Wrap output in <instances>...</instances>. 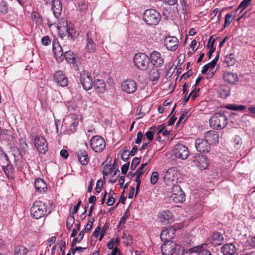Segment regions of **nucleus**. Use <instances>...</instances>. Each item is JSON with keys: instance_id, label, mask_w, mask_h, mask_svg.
<instances>
[{"instance_id": "obj_1", "label": "nucleus", "mask_w": 255, "mask_h": 255, "mask_svg": "<svg viewBox=\"0 0 255 255\" xmlns=\"http://www.w3.org/2000/svg\"><path fill=\"white\" fill-rule=\"evenodd\" d=\"M210 126L214 129L225 128L228 124V118L223 114L216 113L210 119Z\"/></svg>"}, {"instance_id": "obj_2", "label": "nucleus", "mask_w": 255, "mask_h": 255, "mask_svg": "<svg viewBox=\"0 0 255 255\" xmlns=\"http://www.w3.org/2000/svg\"><path fill=\"white\" fill-rule=\"evenodd\" d=\"M133 62L135 67L139 70L145 71L150 65L149 58L143 53H138L134 55Z\"/></svg>"}, {"instance_id": "obj_3", "label": "nucleus", "mask_w": 255, "mask_h": 255, "mask_svg": "<svg viewBox=\"0 0 255 255\" xmlns=\"http://www.w3.org/2000/svg\"><path fill=\"white\" fill-rule=\"evenodd\" d=\"M47 211L45 203L41 201H36L30 209L31 215L36 219H39L44 217Z\"/></svg>"}, {"instance_id": "obj_4", "label": "nucleus", "mask_w": 255, "mask_h": 255, "mask_svg": "<svg viewBox=\"0 0 255 255\" xmlns=\"http://www.w3.org/2000/svg\"><path fill=\"white\" fill-rule=\"evenodd\" d=\"M143 19L147 24L155 25L160 20V15L154 9H148L144 11Z\"/></svg>"}, {"instance_id": "obj_5", "label": "nucleus", "mask_w": 255, "mask_h": 255, "mask_svg": "<svg viewBox=\"0 0 255 255\" xmlns=\"http://www.w3.org/2000/svg\"><path fill=\"white\" fill-rule=\"evenodd\" d=\"M0 152V159L2 170L5 172L7 178L12 179L14 175V168L12 165L9 163L6 154L1 151Z\"/></svg>"}, {"instance_id": "obj_6", "label": "nucleus", "mask_w": 255, "mask_h": 255, "mask_svg": "<svg viewBox=\"0 0 255 255\" xmlns=\"http://www.w3.org/2000/svg\"><path fill=\"white\" fill-rule=\"evenodd\" d=\"M178 171L175 167L169 168L164 174V182L169 186H176Z\"/></svg>"}, {"instance_id": "obj_7", "label": "nucleus", "mask_w": 255, "mask_h": 255, "mask_svg": "<svg viewBox=\"0 0 255 255\" xmlns=\"http://www.w3.org/2000/svg\"><path fill=\"white\" fill-rule=\"evenodd\" d=\"M55 18V20H52L51 19H48L47 24L49 25V27L51 25H54L58 22L57 24V28L59 31V33L60 34L62 35V36H66L67 34V29L69 27V23H67V20H66L64 18H61L59 19Z\"/></svg>"}, {"instance_id": "obj_8", "label": "nucleus", "mask_w": 255, "mask_h": 255, "mask_svg": "<svg viewBox=\"0 0 255 255\" xmlns=\"http://www.w3.org/2000/svg\"><path fill=\"white\" fill-rule=\"evenodd\" d=\"M189 155V151L186 146L182 144H177L174 146L172 151V155L176 158L185 160Z\"/></svg>"}, {"instance_id": "obj_9", "label": "nucleus", "mask_w": 255, "mask_h": 255, "mask_svg": "<svg viewBox=\"0 0 255 255\" xmlns=\"http://www.w3.org/2000/svg\"><path fill=\"white\" fill-rule=\"evenodd\" d=\"M90 146L94 151L100 152L102 151L105 147V141L99 135L94 136L90 140Z\"/></svg>"}, {"instance_id": "obj_10", "label": "nucleus", "mask_w": 255, "mask_h": 255, "mask_svg": "<svg viewBox=\"0 0 255 255\" xmlns=\"http://www.w3.org/2000/svg\"><path fill=\"white\" fill-rule=\"evenodd\" d=\"M170 199L173 202L181 203L185 200V194L178 185L172 187Z\"/></svg>"}, {"instance_id": "obj_11", "label": "nucleus", "mask_w": 255, "mask_h": 255, "mask_svg": "<svg viewBox=\"0 0 255 255\" xmlns=\"http://www.w3.org/2000/svg\"><path fill=\"white\" fill-rule=\"evenodd\" d=\"M33 143L34 146L39 153L45 154L48 151V143L44 137L36 136L34 138Z\"/></svg>"}, {"instance_id": "obj_12", "label": "nucleus", "mask_w": 255, "mask_h": 255, "mask_svg": "<svg viewBox=\"0 0 255 255\" xmlns=\"http://www.w3.org/2000/svg\"><path fill=\"white\" fill-rule=\"evenodd\" d=\"M180 248L179 245H176L174 242H167L161 245V250L163 255H171L175 251H178Z\"/></svg>"}, {"instance_id": "obj_13", "label": "nucleus", "mask_w": 255, "mask_h": 255, "mask_svg": "<svg viewBox=\"0 0 255 255\" xmlns=\"http://www.w3.org/2000/svg\"><path fill=\"white\" fill-rule=\"evenodd\" d=\"M191 161L201 170L206 169L208 166L207 157L204 155L197 154L192 157Z\"/></svg>"}, {"instance_id": "obj_14", "label": "nucleus", "mask_w": 255, "mask_h": 255, "mask_svg": "<svg viewBox=\"0 0 255 255\" xmlns=\"http://www.w3.org/2000/svg\"><path fill=\"white\" fill-rule=\"evenodd\" d=\"M122 89L128 94L134 93L137 88L136 82L131 79L125 80L121 84Z\"/></svg>"}, {"instance_id": "obj_15", "label": "nucleus", "mask_w": 255, "mask_h": 255, "mask_svg": "<svg viewBox=\"0 0 255 255\" xmlns=\"http://www.w3.org/2000/svg\"><path fill=\"white\" fill-rule=\"evenodd\" d=\"M195 146L197 150L201 153H207L211 148L210 143L205 139L198 138L195 141Z\"/></svg>"}, {"instance_id": "obj_16", "label": "nucleus", "mask_w": 255, "mask_h": 255, "mask_svg": "<svg viewBox=\"0 0 255 255\" xmlns=\"http://www.w3.org/2000/svg\"><path fill=\"white\" fill-rule=\"evenodd\" d=\"M149 60L155 67H161L164 63V59L161 54L157 51H153L150 54Z\"/></svg>"}, {"instance_id": "obj_17", "label": "nucleus", "mask_w": 255, "mask_h": 255, "mask_svg": "<svg viewBox=\"0 0 255 255\" xmlns=\"http://www.w3.org/2000/svg\"><path fill=\"white\" fill-rule=\"evenodd\" d=\"M164 45L168 50L174 51L178 46V40L175 36H168L164 39Z\"/></svg>"}, {"instance_id": "obj_18", "label": "nucleus", "mask_w": 255, "mask_h": 255, "mask_svg": "<svg viewBox=\"0 0 255 255\" xmlns=\"http://www.w3.org/2000/svg\"><path fill=\"white\" fill-rule=\"evenodd\" d=\"M80 82L86 90H89L93 87V83L92 77L88 74L83 73L80 75Z\"/></svg>"}, {"instance_id": "obj_19", "label": "nucleus", "mask_w": 255, "mask_h": 255, "mask_svg": "<svg viewBox=\"0 0 255 255\" xmlns=\"http://www.w3.org/2000/svg\"><path fill=\"white\" fill-rule=\"evenodd\" d=\"M176 229L174 228L166 229L162 231L160 234L161 240L164 242H171L174 237Z\"/></svg>"}, {"instance_id": "obj_20", "label": "nucleus", "mask_w": 255, "mask_h": 255, "mask_svg": "<svg viewBox=\"0 0 255 255\" xmlns=\"http://www.w3.org/2000/svg\"><path fill=\"white\" fill-rule=\"evenodd\" d=\"M54 79L57 84L60 86L65 87L68 84V79L61 71H56L54 75Z\"/></svg>"}, {"instance_id": "obj_21", "label": "nucleus", "mask_w": 255, "mask_h": 255, "mask_svg": "<svg viewBox=\"0 0 255 255\" xmlns=\"http://www.w3.org/2000/svg\"><path fill=\"white\" fill-rule=\"evenodd\" d=\"M52 2V10L55 18L58 19L61 15L62 9V4L60 0H53Z\"/></svg>"}, {"instance_id": "obj_22", "label": "nucleus", "mask_w": 255, "mask_h": 255, "mask_svg": "<svg viewBox=\"0 0 255 255\" xmlns=\"http://www.w3.org/2000/svg\"><path fill=\"white\" fill-rule=\"evenodd\" d=\"M209 242L215 246H220L224 242V237L220 232L214 233L209 239Z\"/></svg>"}, {"instance_id": "obj_23", "label": "nucleus", "mask_w": 255, "mask_h": 255, "mask_svg": "<svg viewBox=\"0 0 255 255\" xmlns=\"http://www.w3.org/2000/svg\"><path fill=\"white\" fill-rule=\"evenodd\" d=\"M205 138L209 143H217L219 140V135L217 131L211 130L206 133Z\"/></svg>"}, {"instance_id": "obj_24", "label": "nucleus", "mask_w": 255, "mask_h": 255, "mask_svg": "<svg viewBox=\"0 0 255 255\" xmlns=\"http://www.w3.org/2000/svg\"><path fill=\"white\" fill-rule=\"evenodd\" d=\"M53 50L56 60L58 62H62L64 59V53H63L62 48L58 44L53 45Z\"/></svg>"}, {"instance_id": "obj_25", "label": "nucleus", "mask_w": 255, "mask_h": 255, "mask_svg": "<svg viewBox=\"0 0 255 255\" xmlns=\"http://www.w3.org/2000/svg\"><path fill=\"white\" fill-rule=\"evenodd\" d=\"M77 156L79 162L82 165H86L89 161L88 152L85 149L80 150L77 153Z\"/></svg>"}, {"instance_id": "obj_26", "label": "nucleus", "mask_w": 255, "mask_h": 255, "mask_svg": "<svg viewBox=\"0 0 255 255\" xmlns=\"http://www.w3.org/2000/svg\"><path fill=\"white\" fill-rule=\"evenodd\" d=\"M223 78L226 82L231 84H234L238 81L237 74L230 72H225Z\"/></svg>"}, {"instance_id": "obj_27", "label": "nucleus", "mask_w": 255, "mask_h": 255, "mask_svg": "<svg viewBox=\"0 0 255 255\" xmlns=\"http://www.w3.org/2000/svg\"><path fill=\"white\" fill-rule=\"evenodd\" d=\"M34 186L36 190L40 193L45 192L47 190V185L44 180L38 178L34 182Z\"/></svg>"}, {"instance_id": "obj_28", "label": "nucleus", "mask_w": 255, "mask_h": 255, "mask_svg": "<svg viewBox=\"0 0 255 255\" xmlns=\"http://www.w3.org/2000/svg\"><path fill=\"white\" fill-rule=\"evenodd\" d=\"M172 213L169 211H165L159 214L158 219L160 222L167 224L172 221Z\"/></svg>"}, {"instance_id": "obj_29", "label": "nucleus", "mask_w": 255, "mask_h": 255, "mask_svg": "<svg viewBox=\"0 0 255 255\" xmlns=\"http://www.w3.org/2000/svg\"><path fill=\"white\" fill-rule=\"evenodd\" d=\"M206 245L202 244L201 246L192 248V251L198 255H212L210 251L206 249Z\"/></svg>"}, {"instance_id": "obj_30", "label": "nucleus", "mask_w": 255, "mask_h": 255, "mask_svg": "<svg viewBox=\"0 0 255 255\" xmlns=\"http://www.w3.org/2000/svg\"><path fill=\"white\" fill-rule=\"evenodd\" d=\"M236 251V247L233 244L224 245L221 248V252L224 255H232Z\"/></svg>"}, {"instance_id": "obj_31", "label": "nucleus", "mask_w": 255, "mask_h": 255, "mask_svg": "<svg viewBox=\"0 0 255 255\" xmlns=\"http://www.w3.org/2000/svg\"><path fill=\"white\" fill-rule=\"evenodd\" d=\"M96 50V45L91 38L90 37L89 33L87 34V44L86 45V52L94 53Z\"/></svg>"}, {"instance_id": "obj_32", "label": "nucleus", "mask_w": 255, "mask_h": 255, "mask_svg": "<svg viewBox=\"0 0 255 255\" xmlns=\"http://www.w3.org/2000/svg\"><path fill=\"white\" fill-rule=\"evenodd\" d=\"M94 88L97 92L103 93L106 90V84L104 80L97 79L94 82Z\"/></svg>"}, {"instance_id": "obj_33", "label": "nucleus", "mask_w": 255, "mask_h": 255, "mask_svg": "<svg viewBox=\"0 0 255 255\" xmlns=\"http://www.w3.org/2000/svg\"><path fill=\"white\" fill-rule=\"evenodd\" d=\"M67 35L73 39H75L79 35V31L75 29L73 24L70 22L69 23V27L67 29Z\"/></svg>"}, {"instance_id": "obj_34", "label": "nucleus", "mask_w": 255, "mask_h": 255, "mask_svg": "<svg viewBox=\"0 0 255 255\" xmlns=\"http://www.w3.org/2000/svg\"><path fill=\"white\" fill-rule=\"evenodd\" d=\"M64 59L69 63L73 64L76 61V58L75 55L72 51H67L64 53Z\"/></svg>"}, {"instance_id": "obj_35", "label": "nucleus", "mask_w": 255, "mask_h": 255, "mask_svg": "<svg viewBox=\"0 0 255 255\" xmlns=\"http://www.w3.org/2000/svg\"><path fill=\"white\" fill-rule=\"evenodd\" d=\"M28 252V249L22 246H18L15 248L14 255H25Z\"/></svg>"}, {"instance_id": "obj_36", "label": "nucleus", "mask_w": 255, "mask_h": 255, "mask_svg": "<svg viewBox=\"0 0 255 255\" xmlns=\"http://www.w3.org/2000/svg\"><path fill=\"white\" fill-rule=\"evenodd\" d=\"M236 60L234 53H231L226 56L225 62L227 64L228 66H233L236 63Z\"/></svg>"}, {"instance_id": "obj_37", "label": "nucleus", "mask_w": 255, "mask_h": 255, "mask_svg": "<svg viewBox=\"0 0 255 255\" xmlns=\"http://www.w3.org/2000/svg\"><path fill=\"white\" fill-rule=\"evenodd\" d=\"M123 243L126 246L130 245L132 243V237L127 232H123Z\"/></svg>"}, {"instance_id": "obj_38", "label": "nucleus", "mask_w": 255, "mask_h": 255, "mask_svg": "<svg viewBox=\"0 0 255 255\" xmlns=\"http://www.w3.org/2000/svg\"><path fill=\"white\" fill-rule=\"evenodd\" d=\"M225 107L228 110L233 111H243L246 109V107L244 106L235 104H228Z\"/></svg>"}, {"instance_id": "obj_39", "label": "nucleus", "mask_w": 255, "mask_h": 255, "mask_svg": "<svg viewBox=\"0 0 255 255\" xmlns=\"http://www.w3.org/2000/svg\"><path fill=\"white\" fill-rule=\"evenodd\" d=\"M252 0H243L240 5L238 6L236 11H240L242 12L243 10L247 7L251 3Z\"/></svg>"}, {"instance_id": "obj_40", "label": "nucleus", "mask_w": 255, "mask_h": 255, "mask_svg": "<svg viewBox=\"0 0 255 255\" xmlns=\"http://www.w3.org/2000/svg\"><path fill=\"white\" fill-rule=\"evenodd\" d=\"M149 78L152 81H155L159 77V73L157 69L153 68L149 72Z\"/></svg>"}, {"instance_id": "obj_41", "label": "nucleus", "mask_w": 255, "mask_h": 255, "mask_svg": "<svg viewBox=\"0 0 255 255\" xmlns=\"http://www.w3.org/2000/svg\"><path fill=\"white\" fill-rule=\"evenodd\" d=\"M189 116V112L187 111H183L182 114L177 122V125H179L181 123H183L187 119Z\"/></svg>"}, {"instance_id": "obj_42", "label": "nucleus", "mask_w": 255, "mask_h": 255, "mask_svg": "<svg viewBox=\"0 0 255 255\" xmlns=\"http://www.w3.org/2000/svg\"><path fill=\"white\" fill-rule=\"evenodd\" d=\"M211 39L212 37L210 38L208 44V46H210V50L208 53L209 58H211L212 54L214 52L216 49L215 47H214L215 39H213L212 42L210 44Z\"/></svg>"}, {"instance_id": "obj_43", "label": "nucleus", "mask_w": 255, "mask_h": 255, "mask_svg": "<svg viewBox=\"0 0 255 255\" xmlns=\"http://www.w3.org/2000/svg\"><path fill=\"white\" fill-rule=\"evenodd\" d=\"M229 95V89L227 87L223 88L220 91V96L222 98L225 99Z\"/></svg>"}, {"instance_id": "obj_44", "label": "nucleus", "mask_w": 255, "mask_h": 255, "mask_svg": "<svg viewBox=\"0 0 255 255\" xmlns=\"http://www.w3.org/2000/svg\"><path fill=\"white\" fill-rule=\"evenodd\" d=\"M141 158L140 157H134L133 158L131 164L130 165V169L132 170H135L137 166L139 164L140 162Z\"/></svg>"}, {"instance_id": "obj_45", "label": "nucleus", "mask_w": 255, "mask_h": 255, "mask_svg": "<svg viewBox=\"0 0 255 255\" xmlns=\"http://www.w3.org/2000/svg\"><path fill=\"white\" fill-rule=\"evenodd\" d=\"M156 127L151 128L150 130L146 132L145 136L149 141H151L152 140L154 135V131L156 130Z\"/></svg>"}, {"instance_id": "obj_46", "label": "nucleus", "mask_w": 255, "mask_h": 255, "mask_svg": "<svg viewBox=\"0 0 255 255\" xmlns=\"http://www.w3.org/2000/svg\"><path fill=\"white\" fill-rule=\"evenodd\" d=\"M219 53L218 54L214 60H213L211 62H209V63L207 64L206 65V66L208 68V69H213L214 68V67H215V65L216 64V63L219 59Z\"/></svg>"}, {"instance_id": "obj_47", "label": "nucleus", "mask_w": 255, "mask_h": 255, "mask_svg": "<svg viewBox=\"0 0 255 255\" xmlns=\"http://www.w3.org/2000/svg\"><path fill=\"white\" fill-rule=\"evenodd\" d=\"M233 142L235 148L236 149H239L240 148L242 143V139L240 136H236L234 138Z\"/></svg>"}, {"instance_id": "obj_48", "label": "nucleus", "mask_w": 255, "mask_h": 255, "mask_svg": "<svg viewBox=\"0 0 255 255\" xmlns=\"http://www.w3.org/2000/svg\"><path fill=\"white\" fill-rule=\"evenodd\" d=\"M74 222V218L73 215H70L68 217L66 221V227L68 229H70Z\"/></svg>"}, {"instance_id": "obj_49", "label": "nucleus", "mask_w": 255, "mask_h": 255, "mask_svg": "<svg viewBox=\"0 0 255 255\" xmlns=\"http://www.w3.org/2000/svg\"><path fill=\"white\" fill-rule=\"evenodd\" d=\"M159 174L157 172H153L150 177V182L152 184H155L158 181Z\"/></svg>"}, {"instance_id": "obj_50", "label": "nucleus", "mask_w": 255, "mask_h": 255, "mask_svg": "<svg viewBox=\"0 0 255 255\" xmlns=\"http://www.w3.org/2000/svg\"><path fill=\"white\" fill-rule=\"evenodd\" d=\"M232 21V15L230 13L226 14L225 19L224 27L228 26Z\"/></svg>"}, {"instance_id": "obj_51", "label": "nucleus", "mask_w": 255, "mask_h": 255, "mask_svg": "<svg viewBox=\"0 0 255 255\" xmlns=\"http://www.w3.org/2000/svg\"><path fill=\"white\" fill-rule=\"evenodd\" d=\"M94 221V218H91L89 220L87 224L86 225V226L84 229V230L85 232H88L91 230V229H92V228L93 227Z\"/></svg>"}, {"instance_id": "obj_52", "label": "nucleus", "mask_w": 255, "mask_h": 255, "mask_svg": "<svg viewBox=\"0 0 255 255\" xmlns=\"http://www.w3.org/2000/svg\"><path fill=\"white\" fill-rule=\"evenodd\" d=\"M146 165L147 162L142 164L140 166L139 168L134 172V174H138L139 175H142L144 172V168Z\"/></svg>"}, {"instance_id": "obj_53", "label": "nucleus", "mask_w": 255, "mask_h": 255, "mask_svg": "<svg viewBox=\"0 0 255 255\" xmlns=\"http://www.w3.org/2000/svg\"><path fill=\"white\" fill-rule=\"evenodd\" d=\"M129 155V151L128 150L124 149V148L122 149L121 157L123 159V160H124V161L128 160Z\"/></svg>"}, {"instance_id": "obj_54", "label": "nucleus", "mask_w": 255, "mask_h": 255, "mask_svg": "<svg viewBox=\"0 0 255 255\" xmlns=\"http://www.w3.org/2000/svg\"><path fill=\"white\" fill-rule=\"evenodd\" d=\"M4 137L8 140H11L13 138L12 132L9 130H6L3 133Z\"/></svg>"}, {"instance_id": "obj_55", "label": "nucleus", "mask_w": 255, "mask_h": 255, "mask_svg": "<svg viewBox=\"0 0 255 255\" xmlns=\"http://www.w3.org/2000/svg\"><path fill=\"white\" fill-rule=\"evenodd\" d=\"M109 228V226L105 224L102 228L101 232H100V235L99 238V240L102 241L106 231H107L108 229Z\"/></svg>"}, {"instance_id": "obj_56", "label": "nucleus", "mask_w": 255, "mask_h": 255, "mask_svg": "<svg viewBox=\"0 0 255 255\" xmlns=\"http://www.w3.org/2000/svg\"><path fill=\"white\" fill-rule=\"evenodd\" d=\"M78 5L79 9L81 11H84L87 8V4L83 0H80L78 1Z\"/></svg>"}, {"instance_id": "obj_57", "label": "nucleus", "mask_w": 255, "mask_h": 255, "mask_svg": "<svg viewBox=\"0 0 255 255\" xmlns=\"http://www.w3.org/2000/svg\"><path fill=\"white\" fill-rule=\"evenodd\" d=\"M103 188V182L100 180H98L96 183V187L95 188V190L97 193H100Z\"/></svg>"}, {"instance_id": "obj_58", "label": "nucleus", "mask_w": 255, "mask_h": 255, "mask_svg": "<svg viewBox=\"0 0 255 255\" xmlns=\"http://www.w3.org/2000/svg\"><path fill=\"white\" fill-rule=\"evenodd\" d=\"M41 42L43 45L47 46L50 44V40L48 36H45L42 37Z\"/></svg>"}, {"instance_id": "obj_59", "label": "nucleus", "mask_w": 255, "mask_h": 255, "mask_svg": "<svg viewBox=\"0 0 255 255\" xmlns=\"http://www.w3.org/2000/svg\"><path fill=\"white\" fill-rule=\"evenodd\" d=\"M199 89H196V88H195L189 94V95L192 97V99H195L199 95Z\"/></svg>"}, {"instance_id": "obj_60", "label": "nucleus", "mask_w": 255, "mask_h": 255, "mask_svg": "<svg viewBox=\"0 0 255 255\" xmlns=\"http://www.w3.org/2000/svg\"><path fill=\"white\" fill-rule=\"evenodd\" d=\"M143 135L142 132L141 131H139L137 134L136 139L135 141V143L139 144L143 138Z\"/></svg>"}, {"instance_id": "obj_61", "label": "nucleus", "mask_w": 255, "mask_h": 255, "mask_svg": "<svg viewBox=\"0 0 255 255\" xmlns=\"http://www.w3.org/2000/svg\"><path fill=\"white\" fill-rule=\"evenodd\" d=\"M129 163H128L125 164L124 165H123V166L122 167V168H121L122 174L125 175L127 173V172L128 169V168H129Z\"/></svg>"}, {"instance_id": "obj_62", "label": "nucleus", "mask_w": 255, "mask_h": 255, "mask_svg": "<svg viewBox=\"0 0 255 255\" xmlns=\"http://www.w3.org/2000/svg\"><path fill=\"white\" fill-rule=\"evenodd\" d=\"M0 11L3 13H5L7 11L6 6L5 4L3 2L0 3Z\"/></svg>"}, {"instance_id": "obj_63", "label": "nucleus", "mask_w": 255, "mask_h": 255, "mask_svg": "<svg viewBox=\"0 0 255 255\" xmlns=\"http://www.w3.org/2000/svg\"><path fill=\"white\" fill-rule=\"evenodd\" d=\"M101 230V228L100 226H98L95 230V231L93 232L92 235L96 238H97L99 236V233Z\"/></svg>"}, {"instance_id": "obj_64", "label": "nucleus", "mask_w": 255, "mask_h": 255, "mask_svg": "<svg viewBox=\"0 0 255 255\" xmlns=\"http://www.w3.org/2000/svg\"><path fill=\"white\" fill-rule=\"evenodd\" d=\"M192 248L187 250H183L181 255H191V254L195 253L192 251Z\"/></svg>"}]
</instances>
